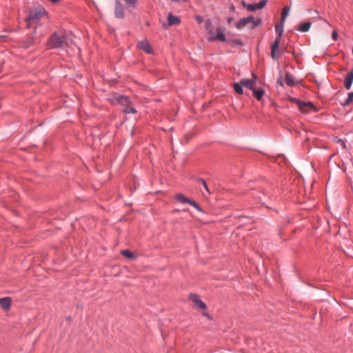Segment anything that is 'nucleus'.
Here are the masks:
<instances>
[{
	"instance_id": "obj_1",
	"label": "nucleus",
	"mask_w": 353,
	"mask_h": 353,
	"mask_svg": "<svg viewBox=\"0 0 353 353\" xmlns=\"http://www.w3.org/2000/svg\"><path fill=\"white\" fill-rule=\"evenodd\" d=\"M72 43V41L67 37L65 32L56 31L49 37L47 46L49 49L65 48Z\"/></svg>"
},
{
	"instance_id": "obj_2",
	"label": "nucleus",
	"mask_w": 353,
	"mask_h": 353,
	"mask_svg": "<svg viewBox=\"0 0 353 353\" xmlns=\"http://www.w3.org/2000/svg\"><path fill=\"white\" fill-rule=\"evenodd\" d=\"M110 100L112 104L122 106L123 112L125 114H134L137 112V110L132 106L130 99L127 96L115 95Z\"/></svg>"
},
{
	"instance_id": "obj_3",
	"label": "nucleus",
	"mask_w": 353,
	"mask_h": 353,
	"mask_svg": "<svg viewBox=\"0 0 353 353\" xmlns=\"http://www.w3.org/2000/svg\"><path fill=\"white\" fill-rule=\"evenodd\" d=\"M47 14L46 10L43 8H41L38 10H33L29 12L28 16L26 19V27L30 28L36 27L39 25L40 20L42 17L46 16Z\"/></svg>"
},
{
	"instance_id": "obj_4",
	"label": "nucleus",
	"mask_w": 353,
	"mask_h": 353,
	"mask_svg": "<svg viewBox=\"0 0 353 353\" xmlns=\"http://www.w3.org/2000/svg\"><path fill=\"white\" fill-rule=\"evenodd\" d=\"M275 30L277 34V36L276 37L274 42L271 44L270 46V56L274 61H278L279 59V43L283 35V23L281 25H276L275 26Z\"/></svg>"
},
{
	"instance_id": "obj_5",
	"label": "nucleus",
	"mask_w": 353,
	"mask_h": 353,
	"mask_svg": "<svg viewBox=\"0 0 353 353\" xmlns=\"http://www.w3.org/2000/svg\"><path fill=\"white\" fill-rule=\"evenodd\" d=\"M288 100L293 103H295L299 111L303 114H307L311 111L317 112L319 108H317L312 102L311 101H303L301 99L292 97H289Z\"/></svg>"
},
{
	"instance_id": "obj_6",
	"label": "nucleus",
	"mask_w": 353,
	"mask_h": 353,
	"mask_svg": "<svg viewBox=\"0 0 353 353\" xmlns=\"http://www.w3.org/2000/svg\"><path fill=\"white\" fill-rule=\"evenodd\" d=\"M261 23V19H258L257 20H255V18L254 16L250 15L247 17H243L238 22L235 23V27L237 29H241L246 26L247 25L249 26L250 29H254L257 26H259Z\"/></svg>"
},
{
	"instance_id": "obj_7",
	"label": "nucleus",
	"mask_w": 353,
	"mask_h": 353,
	"mask_svg": "<svg viewBox=\"0 0 353 353\" xmlns=\"http://www.w3.org/2000/svg\"><path fill=\"white\" fill-rule=\"evenodd\" d=\"M36 34V27H34V30L31 34H27L21 41L20 46L25 48L28 49L34 45H37L40 43V39L39 37L35 36Z\"/></svg>"
},
{
	"instance_id": "obj_8",
	"label": "nucleus",
	"mask_w": 353,
	"mask_h": 353,
	"mask_svg": "<svg viewBox=\"0 0 353 353\" xmlns=\"http://www.w3.org/2000/svg\"><path fill=\"white\" fill-rule=\"evenodd\" d=\"M224 28L222 26H219L216 29V33L212 30H210L208 33L210 34V37L208 38L209 41H221L223 42L226 41V37L223 33L224 32Z\"/></svg>"
},
{
	"instance_id": "obj_9",
	"label": "nucleus",
	"mask_w": 353,
	"mask_h": 353,
	"mask_svg": "<svg viewBox=\"0 0 353 353\" xmlns=\"http://www.w3.org/2000/svg\"><path fill=\"white\" fill-rule=\"evenodd\" d=\"M248 194H249V196H252L255 199L260 201L263 205H265V206L267 208H269V207L268 206V205L265 204V201H263L265 197L268 196L270 199H272V198H271L270 196H268L267 194V193L262 190H254V189L251 190L248 192Z\"/></svg>"
},
{
	"instance_id": "obj_10",
	"label": "nucleus",
	"mask_w": 353,
	"mask_h": 353,
	"mask_svg": "<svg viewBox=\"0 0 353 353\" xmlns=\"http://www.w3.org/2000/svg\"><path fill=\"white\" fill-rule=\"evenodd\" d=\"M174 199L180 202V203H188L189 205H190L191 206L194 207L196 210H197L199 212H202V210L201 208V207L199 205V204L195 202L194 200H191L187 197H185L183 194L181 193H179V194H176L175 196H174Z\"/></svg>"
},
{
	"instance_id": "obj_11",
	"label": "nucleus",
	"mask_w": 353,
	"mask_h": 353,
	"mask_svg": "<svg viewBox=\"0 0 353 353\" xmlns=\"http://www.w3.org/2000/svg\"><path fill=\"white\" fill-rule=\"evenodd\" d=\"M189 299L192 301L194 305L199 309L205 310L207 308L206 304L201 300L199 295L191 293L189 295Z\"/></svg>"
},
{
	"instance_id": "obj_12",
	"label": "nucleus",
	"mask_w": 353,
	"mask_h": 353,
	"mask_svg": "<svg viewBox=\"0 0 353 353\" xmlns=\"http://www.w3.org/2000/svg\"><path fill=\"white\" fill-rule=\"evenodd\" d=\"M114 6V16L118 19H123L125 16L123 5L119 1L116 0Z\"/></svg>"
},
{
	"instance_id": "obj_13",
	"label": "nucleus",
	"mask_w": 353,
	"mask_h": 353,
	"mask_svg": "<svg viewBox=\"0 0 353 353\" xmlns=\"http://www.w3.org/2000/svg\"><path fill=\"white\" fill-rule=\"evenodd\" d=\"M256 79L255 74L252 73V79H241V82L243 86L252 90L256 85Z\"/></svg>"
},
{
	"instance_id": "obj_14",
	"label": "nucleus",
	"mask_w": 353,
	"mask_h": 353,
	"mask_svg": "<svg viewBox=\"0 0 353 353\" xmlns=\"http://www.w3.org/2000/svg\"><path fill=\"white\" fill-rule=\"evenodd\" d=\"M353 82V68L346 74L344 79V87L346 90H349Z\"/></svg>"
},
{
	"instance_id": "obj_15",
	"label": "nucleus",
	"mask_w": 353,
	"mask_h": 353,
	"mask_svg": "<svg viewBox=\"0 0 353 353\" xmlns=\"http://www.w3.org/2000/svg\"><path fill=\"white\" fill-rule=\"evenodd\" d=\"M139 47L140 49H141L143 51L146 52L147 54H153V50L152 49V47L150 44V43L147 40L141 41L139 43Z\"/></svg>"
},
{
	"instance_id": "obj_16",
	"label": "nucleus",
	"mask_w": 353,
	"mask_h": 353,
	"mask_svg": "<svg viewBox=\"0 0 353 353\" xmlns=\"http://www.w3.org/2000/svg\"><path fill=\"white\" fill-rule=\"evenodd\" d=\"M181 23L180 18L169 13L168 15V23L169 26L179 25Z\"/></svg>"
},
{
	"instance_id": "obj_17",
	"label": "nucleus",
	"mask_w": 353,
	"mask_h": 353,
	"mask_svg": "<svg viewBox=\"0 0 353 353\" xmlns=\"http://www.w3.org/2000/svg\"><path fill=\"white\" fill-rule=\"evenodd\" d=\"M12 300L10 297L0 298V305L4 310H8L11 307Z\"/></svg>"
},
{
	"instance_id": "obj_18",
	"label": "nucleus",
	"mask_w": 353,
	"mask_h": 353,
	"mask_svg": "<svg viewBox=\"0 0 353 353\" xmlns=\"http://www.w3.org/2000/svg\"><path fill=\"white\" fill-rule=\"evenodd\" d=\"M312 26V23L310 21H305L300 23L299 27L296 28L297 30L302 32H306L309 31Z\"/></svg>"
},
{
	"instance_id": "obj_19",
	"label": "nucleus",
	"mask_w": 353,
	"mask_h": 353,
	"mask_svg": "<svg viewBox=\"0 0 353 353\" xmlns=\"http://www.w3.org/2000/svg\"><path fill=\"white\" fill-rule=\"evenodd\" d=\"M252 92H253V94L254 96L256 97V99L258 100V101H261L262 99H263V97L264 95V90L261 88H254L252 90Z\"/></svg>"
},
{
	"instance_id": "obj_20",
	"label": "nucleus",
	"mask_w": 353,
	"mask_h": 353,
	"mask_svg": "<svg viewBox=\"0 0 353 353\" xmlns=\"http://www.w3.org/2000/svg\"><path fill=\"white\" fill-rule=\"evenodd\" d=\"M285 83L289 87H294L295 86L296 83L290 74L289 72H286L285 73Z\"/></svg>"
},
{
	"instance_id": "obj_21",
	"label": "nucleus",
	"mask_w": 353,
	"mask_h": 353,
	"mask_svg": "<svg viewBox=\"0 0 353 353\" xmlns=\"http://www.w3.org/2000/svg\"><path fill=\"white\" fill-rule=\"evenodd\" d=\"M233 88L237 94H243V85L241 84V81L239 83H234L233 85Z\"/></svg>"
},
{
	"instance_id": "obj_22",
	"label": "nucleus",
	"mask_w": 353,
	"mask_h": 353,
	"mask_svg": "<svg viewBox=\"0 0 353 353\" xmlns=\"http://www.w3.org/2000/svg\"><path fill=\"white\" fill-rule=\"evenodd\" d=\"M121 254L124 256L125 257L130 259H135L136 256L135 254L130 251L129 250H123L121 251Z\"/></svg>"
},
{
	"instance_id": "obj_23",
	"label": "nucleus",
	"mask_w": 353,
	"mask_h": 353,
	"mask_svg": "<svg viewBox=\"0 0 353 353\" xmlns=\"http://www.w3.org/2000/svg\"><path fill=\"white\" fill-rule=\"evenodd\" d=\"M242 5L244 8H246V9L250 12H254L256 10H258L256 3L247 4L246 3L243 1Z\"/></svg>"
},
{
	"instance_id": "obj_24",
	"label": "nucleus",
	"mask_w": 353,
	"mask_h": 353,
	"mask_svg": "<svg viewBox=\"0 0 353 353\" xmlns=\"http://www.w3.org/2000/svg\"><path fill=\"white\" fill-rule=\"evenodd\" d=\"M353 101V92H349L346 99L341 103L342 106L345 107L348 105Z\"/></svg>"
},
{
	"instance_id": "obj_25",
	"label": "nucleus",
	"mask_w": 353,
	"mask_h": 353,
	"mask_svg": "<svg viewBox=\"0 0 353 353\" xmlns=\"http://www.w3.org/2000/svg\"><path fill=\"white\" fill-rule=\"evenodd\" d=\"M289 12H290V8L285 6L283 8L282 12H281V19L283 21V23L284 22L285 19L288 17Z\"/></svg>"
},
{
	"instance_id": "obj_26",
	"label": "nucleus",
	"mask_w": 353,
	"mask_h": 353,
	"mask_svg": "<svg viewBox=\"0 0 353 353\" xmlns=\"http://www.w3.org/2000/svg\"><path fill=\"white\" fill-rule=\"evenodd\" d=\"M196 181L199 182V183H201L202 184V185L203 186L204 189L207 192L208 194H211V192L210 191V190L208 188V186L205 181L203 179L199 178V179H196Z\"/></svg>"
},
{
	"instance_id": "obj_27",
	"label": "nucleus",
	"mask_w": 353,
	"mask_h": 353,
	"mask_svg": "<svg viewBox=\"0 0 353 353\" xmlns=\"http://www.w3.org/2000/svg\"><path fill=\"white\" fill-rule=\"evenodd\" d=\"M138 0H125V5L128 8H134Z\"/></svg>"
},
{
	"instance_id": "obj_28",
	"label": "nucleus",
	"mask_w": 353,
	"mask_h": 353,
	"mask_svg": "<svg viewBox=\"0 0 353 353\" xmlns=\"http://www.w3.org/2000/svg\"><path fill=\"white\" fill-rule=\"evenodd\" d=\"M267 2V0H261L258 3H256L257 9L259 10L263 8L265 6Z\"/></svg>"
},
{
	"instance_id": "obj_29",
	"label": "nucleus",
	"mask_w": 353,
	"mask_h": 353,
	"mask_svg": "<svg viewBox=\"0 0 353 353\" xmlns=\"http://www.w3.org/2000/svg\"><path fill=\"white\" fill-rule=\"evenodd\" d=\"M267 2V0H261L258 3H256L257 9L259 10L263 8L265 6Z\"/></svg>"
},
{
	"instance_id": "obj_30",
	"label": "nucleus",
	"mask_w": 353,
	"mask_h": 353,
	"mask_svg": "<svg viewBox=\"0 0 353 353\" xmlns=\"http://www.w3.org/2000/svg\"><path fill=\"white\" fill-rule=\"evenodd\" d=\"M231 43H232L234 45L241 46L243 45V43L240 39H232Z\"/></svg>"
},
{
	"instance_id": "obj_31",
	"label": "nucleus",
	"mask_w": 353,
	"mask_h": 353,
	"mask_svg": "<svg viewBox=\"0 0 353 353\" xmlns=\"http://www.w3.org/2000/svg\"><path fill=\"white\" fill-rule=\"evenodd\" d=\"M195 19L199 23H201L203 21V18L201 15H196Z\"/></svg>"
},
{
	"instance_id": "obj_32",
	"label": "nucleus",
	"mask_w": 353,
	"mask_h": 353,
	"mask_svg": "<svg viewBox=\"0 0 353 353\" xmlns=\"http://www.w3.org/2000/svg\"><path fill=\"white\" fill-rule=\"evenodd\" d=\"M332 37L333 40L336 41L338 38V34L336 31H333L332 33Z\"/></svg>"
},
{
	"instance_id": "obj_33",
	"label": "nucleus",
	"mask_w": 353,
	"mask_h": 353,
	"mask_svg": "<svg viewBox=\"0 0 353 353\" xmlns=\"http://www.w3.org/2000/svg\"><path fill=\"white\" fill-rule=\"evenodd\" d=\"M277 84L280 85L281 86H283V83L282 81L281 78L277 80Z\"/></svg>"
},
{
	"instance_id": "obj_34",
	"label": "nucleus",
	"mask_w": 353,
	"mask_h": 353,
	"mask_svg": "<svg viewBox=\"0 0 353 353\" xmlns=\"http://www.w3.org/2000/svg\"><path fill=\"white\" fill-rule=\"evenodd\" d=\"M172 2L174 3H179V2H185L187 0H170Z\"/></svg>"
},
{
	"instance_id": "obj_35",
	"label": "nucleus",
	"mask_w": 353,
	"mask_h": 353,
	"mask_svg": "<svg viewBox=\"0 0 353 353\" xmlns=\"http://www.w3.org/2000/svg\"><path fill=\"white\" fill-rule=\"evenodd\" d=\"M51 3H57L58 2H59L61 0H49Z\"/></svg>"
},
{
	"instance_id": "obj_36",
	"label": "nucleus",
	"mask_w": 353,
	"mask_h": 353,
	"mask_svg": "<svg viewBox=\"0 0 353 353\" xmlns=\"http://www.w3.org/2000/svg\"><path fill=\"white\" fill-rule=\"evenodd\" d=\"M232 17H229L227 19V21L228 23H230L232 21Z\"/></svg>"
},
{
	"instance_id": "obj_37",
	"label": "nucleus",
	"mask_w": 353,
	"mask_h": 353,
	"mask_svg": "<svg viewBox=\"0 0 353 353\" xmlns=\"http://www.w3.org/2000/svg\"><path fill=\"white\" fill-rule=\"evenodd\" d=\"M339 141L341 142V145H343V147L345 146V142L342 139H339Z\"/></svg>"
},
{
	"instance_id": "obj_38",
	"label": "nucleus",
	"mask_w": 353,
	"mask_h": 353,
	"mask_svg": "<svg viewBox=\"0 0 353 353\" xmlns=\"http://www.w3.org/2000/svg\"><path fill=\"white\" fill-rule=\"evenodd\" d=\"M203 315L210 319V316L208 313H204Z\"/></svg>"
},
{
	"instance_id": "obj_39",
	"label": "nucleus",
	"mask_w": 353,
	"mask_h": 353,
	"mask_svg": "<svg viewBox=\"0 0 353 353\" xmlns=\"http://www.w3.org/2000/svg\"><path fill=\"white\" fill-rule=\"evenodd\" d=\"M179 210H174V212H179Z\"/></svg>"
},
{
	"instance_id": "obj_40",
	"label": "nucleus",
	"mask_w": 353,
	"mask_h": 353,
	"mask_svg": "<svg viewBox=\"0 0 353 353\" xmlns=\"http://www.w3.org/2000/svg\"><path fill=\"white\" fill-rule=\"evenodd\" d=\"M352 55H353V46H352Z\"/></svg>"
},
{
	"instance_id": "obj_41",
	"label": "nucleus",
	"mask_w": 353,
	"mask_h": 353,
	"mask_svg": "<svg viewBox=\"0 0 353 353\" xmlns=\"http://www.w3.org/2000/svg\"><path fill=\"white\" fill-rule=\"evenodd\" d=\"M2 36L0 35V37H1Z\"/></svg>"
}]
</instances>
